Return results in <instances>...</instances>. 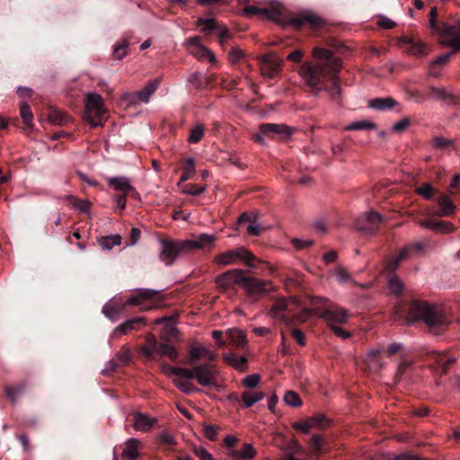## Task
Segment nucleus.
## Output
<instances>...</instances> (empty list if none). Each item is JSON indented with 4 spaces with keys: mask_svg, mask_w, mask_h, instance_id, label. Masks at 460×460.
<instances>
[{
    "mask_svg": "<svg viewBox=\"0 0 460 460\" xmlns=\"http://www.w3.org/2000/svg\"><path fill=\"white\" fill-rule=\"evenodd\" d=\"M439 41L442 45L453 48L454 51L460 50V21L445 26Z\"/></svg>",
    "mask_w": 460,
    "mask_h": 460,
    "instance_id": "11",
    "label": "nucleus"
},
{
    "mask_svg": "<svg viewBox=\"0 0 460 460\" xmlns=\"http://www.w3.org/2000/svg\"><path fill=\"white\" fill-rule=\"evenodd\" d=\"M193 451L201 460H215L213 456L202 447H195Z\"/></svg>",
    "mask_w": 460,
    "mask_h": 460,
    "instance_id": "60",
    "label": "nucleus"
},
{
    "mask_svg": "<svg viewBox=\"0 0 460 460\" xmlns=\"http://www.w3.org/2000/svg\"><path fill=\"white\" fill-rule=\"evenodd\" d=\"M265 396V394L263 392L258 391V392H249L245 391L242 394V401L243 402V407L250 408L252 407L255 402L262 400Z\"/></svg>",
    "mask_w": 460,
    "mask_h": 460,
    "instance_id": "30",
    "label": "nucleus"
},
{
    "mask_svg": "<svg viewBox=\"0 0 460 460\" xmlns=\"http://www.w3.org/2000/svg\"><path fill=\"white\" fill-rule=\"evenodd\" d=\"M216 237L208 234H201L196 240L185 241L188 252L195 249L210 248L214 245Z\"/></svg>",
    "mask_w": 460,
    "mask_h": 460,
    "instance_id": "21",
    "label": "nucleus"
},
{
    "mask_svg": "<svg viewBox=\"0 0 460 460\" xmlns=\"http://www.w3.org/2000/svg\"><path fill=\"white\" fill-rule=\"evenodd\" d=\"M300 75L308 91L314 93L316 90V65L305 62L300 67Z\"/></svg>",
    "mask_w": 460,
    "mask_h": 460,
    "instance_id": "17",
    "label": "nucleus"
},
{
    "mask_svg": "<svg viewBox=\"0 0 460 460\" xmlns=\"http://www.w3.org/2000/svg\"><path fill=\"white\" fill-rule=\"evenodd\" d=\"M175 372L180 374L182 379H196L202 386L217 385L216 376L217 372L210 362L193 365L191 368L175 369Z\"/></svg>",
    "mask_w": 460,
    "mask_h": 460,
    "instance_id": "5",
    "label": "nucleus"
},
{
    "mask_svg": "<svg viewBox=\"0 0 460 460\" xmlns=\"http://www.w3.org/2000/svg\"><path fill=\"white\" fill-rule=\"evenodd\" d=\"M420 225L422 227L434 230L439 233H450L454 229L452 224L442 221L422 220L420 221Z\"/></svg>",
    "mask_w": 460,
    "mask_h": 460,
    "instance_id": "25",
    "label": "nucleus"
},
{
    "mask_svg": "<svg viewBox=\"0 0 460 460\" xmlns=\"http://www.w3.org/2000/svg\"><path fill=\"white\" fill-rule=\"evenodd\" d=\"M140 441L137 438H130L126 442L122 456L128 459H137L139 456Z\"/></svg>",
    "mask_w": 460,
    "mask_h": 460,
    "instance_id": "28",
    "label": "nucleus"
},
{
    "mask_svg": "<svg viewBox=\"0 0 460 460\" xmlns=\"http://www.w3.org/2000/svg\"><path fill=\"white\" fill-rule=\"evenodd\" d=\"M184 252H188L185 241L160 240L159 258L165 265H172L176 258Z\"/></svg>",
    "mask_w": 460,
    "mask_h": 460,
    "instance_id": "10",
    "label": "nucleus"
},
{
    "mask_svg": "<svg viewBox=\"0 0 460 460\" xmlns=\"http://www.w3.org/2000/svg\"><path fill=\"white\" fill-rule=\"evenodd\" d=\"M49 120L52 124L61 125L62 126V125L68 124L72 120V119L66 112H63V111H61L59 110H53L49 114Z\"/></svg>",
    "mask_w": 460,
    "mask_h": 460,
    "instance_id": "31",
    "label": "nucleus"
},
{
    "mask_svg": "<svg viewBox=\"0 0 460 460\" xmlns=\"http://www.w3.org/2000/svg\"><path fill=\"white\" fill-rule=\"evenodd\" d=\"M260 379L261 377L259 375L253 374L244 377L242 383L245 387L254 388L258 385Z\"/></svg>",
    "mask_w": 460,
    "mask_h": 460,
    "instance_id": "58",
    "label": "nucleus"
},
{
    "mask_svg": "<svg viewBox=\"0 0 460 460\" xmlns=\"http://www.w3.org/2000/svg\"><path fill=\"white\" fill-rule=\"evenodd\" d=\"M224 360L240 372H244L247 369V358L244 356L229 353L224 356Z\"/></svg>",
    "mask_w": 460,
    "mask_h": 460,
    "instance_id": "24",
    "label": "nucleus"
},
{
    "mask_svg": "<svg viewBox=\"0 0 460 460\" xmlns=\"http://www.w3.org/2000/svg\"><path fill=\"white\" fill-rule=\"evenodd\" d=\"M388 290L391 294L399 296L403 291V284L397 277H392L387 284Z\"/></svg>",
    "mask_w": 460,
    "mask_h": 460,
    "instance_id": "41",
    "label": "nucleus"
},
{
    "mask_svg": "<svg viewBox=\"0 0 460 460\" xmlns=\"http://www.w3.org/2000/svg\"><path fill=\"white\" fill-rule=\"evenodd\" d=\"M411 250H412V248H411V247L407 246V247H405L404 249H402V250L399 252V254H398L397 256H395V257L392 258V259L388 261V263H387V266H386L387 270H389V271H391V272H392V271H394V270L397 269V267H398V265H399L400 261H402V260H404V259H406V258L408 257L409 252H410Z\"/></svg>",
    "mask_w": 460,
    "mask_h": 460,
    "instance_id": "33",
    "label": "nucleus"
},
{
    "mask_svg": "<svg viewBox=\"0 0 460 460\" xmlns=\"http://www.w3.org/2000/svg\"><path fill=\"white\" fill-rule=\"evenodd\" d=\"M189 42L196 47L192 51L195 58L199 60H208L211 63L216 62V56L208 49L200 45V40L199 37H193L189 39Z\"/></svg>",
    "mask_w": 460,
    "mask_h": 460,
    "instance_id": "20",
    "label": "nucleus"
},
{
    "mask_svg": "<svg viewBox=\"0 0 460 460\" xmlns=\"http://www.w3.org/2000/svg\"><path fill=\"white\" fill-rule=\"evenodd\" d=\"M244 56L243 52L238 49H232L228 53V59L231 63L235 64Z\"/></svg>",
    "mask_w": 460,
    "mask_h": 460,
    "instance_id": "62",
    "label": "nucleus"
},
{
    "mask_svg": "<svg viewBox=\"0 0 460 460\" xmlns=\"http://www.w3.org/2000/svg\"><path fill=\"white\" fill-rule=\"evenodd\" d=\"M416 193L424 197L427 199H430L435 193L438 191L429 184L424 183L415 190Z\"/></svg>",
    "mask_w": 460,
    "mask_h": 460,
    "instance_id": "46",
    "label": "nucleus"
},
{
    "mask_svg": "<svg viewBox=\"0 0 460 460\" xmlns=\"http://www.w3.org/2000/svg\"><path fill=\"white\" fill-rule=\"evenodd\" d=\"M233 455L241 459H251L255 456L256 450L252 444L246 443L241 450L234 451Z\"/></svg>",
    "mask_w": 460,
    "mask_h": 460,
    "instance_id": "38",
    "label": "nucleus"
},
{
    "mask_svg": "<svg viewBox=\"0 0 460 460\" xmlns=\"http://www.w3.org/2000/svg\"><path fill=\"white\" fill-rule=\"evenodd\" d=\"M332 274L337 279V280L343 284V283H347L349 282L350 279H351V277L350 275L348 273V271L342 268V267H338L337 269H335Z\"/></svg>",
    "mask_w": 460,
    "mask_h": 460,
    "instance_id": "49",
    "label": "nucleus"
},
{
    "mask_svg": "<svg viewBox=\"0 0 460 460\" xmlns=\"http://www.w3.org/2000/svg\"><path fill=\"white\" fill-rule=\"evenodd\" d=\"M438 204L440 207V209L436 213V215L438 217H447L453 215L456 211V206L446 195H443L438 199Z\"/></svg>",
    "mask_w": 460,
    "mask_h": 460,
    "instance_id": "27",
    "label": "nucleus"
},
{
    "mask_svg": "<svg viewBox=\"0 0 460 460\" xmlns=\"http://www.w3.org/2000/svg\"><path fill=\"white\" fill-rule=\"evenodd\" d=\"M188 82L192 84L198 90L204 89L202 75L199 72H193L190 75Z\"/></svg>",
    "mask_w": 460,
    "mask_h": 460,
    "instance_id": "57",
    "label": "nucleus"
},
{
    "mask_svg": "<svg viewBox=\"0 0 460 460\" xmlns=\"http://www.w3.org/2000/svg\"><path fill=\"white\" fill-rule=\"evenodd\" d=\"M206 190V185L199 186L193 183L186 184L183 188V192L192 196H199Z\"/></svg>",
    "mask_w": 460,
    "mask_h": 460,
    "instance_id": "52",
    "label": "nucleus"
},
{
    "mask_svg": "<svg viewBox=\"0 0 460 460\" xmlns=\"http://www.w3.org/2000/svg\"><path fill=\"white\" fill-rule=\"evenodd\" d=\"M203 134L204 128L202 127V125H197L190 130L189 141L190 143H199L201 140Z\"/></svg>",
    "mask_w": 460,
    "mask_h": 460,
    "instance_id": "54",
    "label": "nucleus"
},
{
    "mask_svg": "<svg viewBox=\"0 0 460 460\" xmlns=\"http://www.w3.org/2000/svg\"><path fill=\"white\" fill-rule=\"evenodd\" d=\"M226 336L229 342L237 348H243L248 342L246 334L242 330L229 329Z\"/></svg>",
    "mask_w": 460,
    "mask_h": 460,
    "instance_id": "23",
    "label": "nucleus"
},
{
    "mask_svg": "<svg viewBox=\"0 0 460 460\" xmlns=\"http://www.w3.org/2000/svg\"><path fill=\"white\" fill-rule=\"evenodd\" d=\"M374 128H376V124L367 120L355 121L345 127L346 130H363Z\"/></svg>",
    "mask_w": 460,
    "mask_h": 460,
    "instance_id": "40",
    "label": "nucleus"
},
{
    "mask_svg": "<svg viewBox=\"0 0 460 460\" xmlns=\"http://www.w3.org/2000/svg\"><path fill=\"white\" fill-rule=\"evenodd\" d=\"M452 144L451 140L442 137H437L433 139V146L438 149H443Z\"/></svg>",
    "mask_w": 460,
    "mask_h": 460,
    "instance_id": "63",
    "label": "nucleus"
},
{
    "mask_svg": "<svg viewBox=\"0 0 460 460\" xmlns=\"http://www.w3.org/2000/svg\"><path fill=\"white\" fill-rule=\"evenodd\" d=\"M67 199L80 212L87 213L89 211L91 206V203L89 201L78 199L74 196H67Z\"/></svg>",
    "mask_w": 460,
    "mask_h": 460,
    "instance_id": "44",
    "label": "nucleus"
},
{
    "mask_svg": "<svg viewBox=\"0 0 460 460\" xmlns=\"http://www.w3.org/2000/svg\"><path fill=\"white\" fill-rule=\"evenodd\" d=\"M155 420L150 419L147 415L143 413H137L133 418L134 429L140 431H147L152 428Z\"/></svg>",
    "mask_w": 460,
    "mask_h": 460,
    "instance_id": "26",
    "label": "nucleus"
},
{
    "mask_svg": "<svg viewBox=\"0 0 460 460\" xmlns=\"http://www.w3.org/2000/svg\"><path fill=\"white\" fill-rule=\"evenodd\" d=\"M318 317L323 318L333 328V325L347 323L349 314L346 309L333 305L328 299L318 297Z\"/></svg>",
    "mask_w": 460,
    "mask_h": 460,
    "instance_id": "7",
    "label": "nucleus"
},
{
    "mask_svg": "<svg viewBox=\"0 0 460 460\" xmlns=\"http://www.w3.org/2000/svg\"><path fill=\"white\" fill-rule=\"evenodd\" d=\"M247 16H261L274 21L283 28H292L296 31L301 30L305 25L316 26V16L308 12L292 13L288 12L284 6L279 4H270L268 6L259 7L248 5L243 9Z\"/></svg>",
    "mask_w": 460,
    "mask_h": 460,
    "instance_id": "1",
    "label": "nucleus"
},
{
    "mask_svg": "<svg viewBox=\"0 0 460 460\" xmlns=\"http://www.w3.org/2000/svg\"><path fill=\"white\" fill-rule=\"evenodd\" d=\"M20 114H21V117L22 118L23 123L27 127H31L33 114H32V112L31 111V107L28 103H26V102L22 103L21 108H20Z\"/></svg>",
    "mask_w": 460,
    "mask_h": 460,
    "instance_id": "42",
    "label": "nucleus"
},
{
    "mask_svg": "<svg viewBox=\"0 0 460 460\" xmlns=\"http://www.w3.org/2000/svg\"><path fill=\"white\" fill-rule=\"evenodd\" d=\"M158 353L162 356L168 357L173 361L179 358V353L176 348L167 343H158Z\"/></svg>",
    "mask_w": 460,
    "mask_h": 460,
    "instance_id": "36",
    "label": "nucleus"
},
{
    "mask_svg": "<svg viewBox=\"0 0 460 460\" xmlns=\"http://www.w3.org/2000/svg\"><path fill=\"white\" fill-rule=\"evenodd\" d=\"M382 217L376 212H368L358 217L357 227L358 230L371 234L380 226Z\"/></svg>",
    "mask_w": 460,
    "mask_h": 460,
    "instance_id": "15",
    "label": "nucleus"
},
{
    "mask_svg": "<svg viewBox=\"0 0 460 460\" xmlns=\"http://www.w3.org/2000/svg\"><path fill=\"white\" fill-rule=\"evenodd\" d=\"M162 302L161 291L139 288L123 303L111 300L102 307V313L106 317L114 319L127 305L138 306L142 311H148L159 307Z\"/></svg>",
    "mask_w": 460,
    "mask_h": 460,
    "instance_id": "3",
    "label": "nucleus"
},
{
    "mask_svg": "<svg viewBox=\"0 0 460 460\" xmlns=\"http://www.w3.org/2000/svg\"><path fill=\"white\" fill-rule=\"evenodd\" d=\"M103 105L104 101L100 94L92 93L87 95L84 119L93 128L102 126L106 114Z\"/></svg>",
    "mask_w": 460,
    "mask_h": 460,
    "instance_id": "8",
    "label": "nucleus"
},
{
    "mask_svg": "<svg viewBox=\"0 0 460 460\" xmlns=\"http://www.w3.org/2000/svg\"><path fill=\"white\" fill-rule=\"evenodd\" d=\"M146 324V318L143 316L132 317L121 324L118 325L113 332L115 337L128 334L131 331H138Z\"/></svg>",
    "mask_w": 460,
    "mask_h": 460,
    "instance_id": "16",
    "label": "nucleus"
},
{
    "mask_svg": "<svg viewBox=\"0 0 460 460\" xmlns=\"http://www.w3.org/2000/svg\"><path fill=\"white\" fill-rule=\"evenodd\" d=\"M435 357V365L436 367H441L442 372H446L447 369V367L454 361V358L447 357L445 354H436Z\"/></svg>",
    "mask_w": 460,
    "mask_h": 460,
    "instance_id": "45",
    "label": "nucleus"
},
{
    "mask_svg": "<svg viewBox=\"0 0 460 460\" xmlns=\"http://www.w3.org/2000/svg\"><path fill=\"white\" fill-rule=\"evenodd\" d=\"M291 243L297 250H303L314 244L313 240H302L298 238H293Z\"/></svg>",
    "mask_w": 460,
    "mask_h": 460,
    "instance_id": "61",
    "label": "nucleus"
},
{
    "mask_svg": "<svg viewBox=\"0 0 460 460\" xmlns=\"http://www.w3.org/2000/svg\"><path fill=\"white\" fill-rule=\"evenodd\" d=\"M196 2L200 5L208 6L210 8L229 5L231 3L229 0H196Z\"/></svg>",
    "mask_w": 460,
    "mask_h": 460,
    "instance_id": "53",
    "label": "nucleus"
},
{
    "mask_svg": "<svg viewBox=\"0 0 460 460\" xmlns=\"http://www.w3.org/2000/svg\"><path fill=\"white\" fill-rule=\"evenodd\" d=\"M217 430L218 428L217 426L207 425L204 428V434L210 441H216L217 439Z\"/></svg>",
    "mask_w": 460,
    "mask_h": 460,
    "instance_id": "59",
    "label": "nucleus"
},
{
    "mask_svg": "<svg viewBox=\"0 0 460 460\" xmlns=\"http://www.w3.org/2000/svg\"><path fill=\"white\" fill-rule=\"evenodd\" d=\"M121 243V237L119 234L102 237L99 241V245L102 250H111L115 245Z\"/></svg>",
    "mask_w": 460,
    "mask_h": 460,
    "instance_id": "37",
    "label": "nucleus"
},
{
    "mask_svg": "<svg viewBox=\"0 0 460 460\" xmlns=\"http://www.w3.org/2000/svg\"><path fill=\"white\" fill-rule=\"evenodd\" d=\"M202 358H207L209 361H213L216 358V355L213 351L202 346L190 345L185 363L193 366L194 363Z\"/></svg>",
    "mask_w": 460,
    "mask_h": 460,
    "instance_id": "18",
    "label": "nucleus"
},
{
    "mask_svg": "<svg viewBox=\"0 0 460 460\" xmlns=\"http://www.w3.org/2000/svg\"><path fill=\"white\" fill-rule=\"evenodd\" d=\"M128 47V42L127 39H124L119 44L114 46L113 49V58L118 60H121L127 54V49Z\"/></svg>",
    "mask_w": 460,
    "mask_h": 460,
    "instance_id": "43",
    "label": "nucleus"
},
{
    "mask_svg": "<svg viewBox=\"0 0 460 460\" xmlns=\"http://www.w3.org/2000/svg\"><path fill=\"white\" fill-rule=\"evenodd\" d=\"M148 346L142 348V352L146 359H155V353L158 352V342L155 337L152 334L147 337Z\"/></svg>",
    "mask_w": 460,
    "mask_h": 460,
    "instance_id": "32",
    "label": "nucleus"
},
{
    "mask_svg": "<svg viewBox=\"0 0 460 460\" xmlns=\"http://www.w3.org/2000/svg\"><path fill=\"white\" fill-rule=\"evenodd\" d=\"M316 427V415L302 419L292 423V428L301 435H309L310 430Z\"/></svg>",
    "mask_w": 460,
    "mask_h": 460,
    "instance_id": "22",
    "label": "nucleus"
},
{
    "mask_svg": "<svg viewBox=\"0 0 460 460\" xmlns=\"http://www.w3.org/2000/svg\"><path fill=\"white\" fill-rule=\"evenodd\" d=\"M288 301L286 298H278L272 305L271 311L275 314L285 312L288 309Z\"/></svg>",
    "mask_w": 460,
    "mask_h": 460,
    "instance_id": "56",
    "label": "nucleus"
},
{
    "mask_svg": "<svg viewBox=\"0 0 460 460\" xmlns=\"http://www.w3.org/2000/svg\"><path fill=\"white\" fill-rule=\"evenodd\" d=\"M197 24L199 26H203L202 31H218V40L221 45H224L229 39H231L232 34L230 31L225 27L220 26L217 22V21L214 18L205 19V18H199L197 21Z\"/></svg>",
    "mask_w": 460,
    "mask_h": 460,
    "instance_id": "13",
    "label": "nucleus"
},
{
    "mask_svg": "<svg viewBox=\"0 0 460 460\" xmlns=\"http://www.w3.org/2000/svg\"><path fill=\"white\" fill-rule=\"evenodd\" d=\"M259 218L257 212H243L240 215L238 223H248L249 225L256 224Z\"/></svg>",
    "mask_w": 460,
    "mask_h": 460,
    "instance_id": "51",
    "label": "nucleus"
},
{
    "mask_svg": "<svg viewBox=\"0 0 460 460\" xmlns=\"http://www.w3.org/2000/svg\"><path fill=\"white\" fill-rule=\"evenodd\" d=\"M157 444L159 446L170 447L175 445L176 442L174 438L171 434L167 432H161L157 436Z\"/></svg>",
    "mask_w": 460,
    "mask_h": 460,
    "instance_id": "50",
    "label": "nucleus"
},
{
    "mask_svg": "<svg viewBox=\"0 0 460 460\" xmlns=\"http://www.w3.org/2000/svg\"><path fill=\"white\" fill-rule=\"evenodd\" d=\"M284 401L288 405L297 407L301 405V399L299 395L294 391H288L284 395Z\"/></svg>",
    "mask_w": 460,
    "mask_h": 460,
    "instance_id": "47",
    "label": "nucleus"
},
{
    "mask_svg": "<svg viewBox=\"0 0 460 460\" xmlns=\"http://www.w3.org/2000/svg\"><path fill=\"white\" fill-rule=\"evenodd\" d=\"M195 172V160L191 157L186 159L183 164V172L181 176V181L190 179Z\"/></svg>",
    "mask_w": 460,
    "mask_h": 460,
    "instance_id": "39",
    "label": "nucleus"
},
{
    "mask_svg": "<svg viewBox=\"0 0 460 460\" xmlns=\"http://www.w3.org/2000/svg\"><path fill=\"white\" fill-rule=\"evenodd\" d=\"M25 391V385L21 384L16 386H4V394L13 403L17 400V397L23 394Z\"/></svg>",
    "mask_w": 460,
    "mask_h": 460,
    "instance_id": "35",
    "label": "nucleus"
},
{
    "mask_svg": "<svg viewBox=\"0 0 460 460\" xmlns=\"http://www.w3.org/2000/svg\"><path fill=\"white\" fill-rule=\"evenodd\" d=\"M410 126V119L407 118L402 119L393 126L394 132H402Z\"/></svg>",
    "mask_w": 460,
    "mask_h": 460,
    "instance_id": "64",
    "label": "nucleus"
},
{
    "mask_svg": "<svg viewBox=\"0 0 460 460\" xmlns=\"http://www.w3.org/2000/svg\"><path fill=\"white\" fill-rule=\"evenodd\" d=\"M236 261H243L247 266L253 267L257 258L243 246L221 252L215 257V261L220 265H229Z\"/></svg>",
    "mask_w": 460,
    "mask_h": 460,
    "instance_id": "9",
    "label": "nucleus"
},
{
    "mask_svg": "<svg viewBox=\"0 0 460 460\" xmlns=\"http://www.w3.org/2000/svg\"><path fill=\"white\" fill-rule=\"evenodd\" d=\"M175 385L185 394H190L195 391H199V389L189 381H176Z\"/></svg>",
    "mask_w": 460,
    "mask_h": 460,
    "instance_id": "55",
    "label": "nucleus"
},
{
    "mask_svg": "<svg viewBox=\"0 0 460 460\" xmlns=\"http://www.w3.org/2000/svg\"><path fill=\"white\" fill-rule=\"evenodd\" d=\"M318 76L328 77L332 80L333 87L331 91L332 99L338 98L341 94V89L336 80V75L341 66V61L333 57L332 53L326 49H318Z\"/></svg>",
    "mask_w": 460,
    "mask_h": 460,
    "instance_id": "4",
    "label": "nucleus"
},
{
    "mask_svg": "<svg viewBox=\"0 0 460 460\" xmlns=\"http://www.w3.org/2000/svg\"><path fill=\"white\" fill-rule=\"evenodd\" d=\"M407 319L409 322L422 320L429 326L443 324L446 323L443 314L434 306L424 302H413L411 305Z\"/></svg>",
    "mask_w": 460,
    "mask_h": 460,
    "instance_id": "6",
    "label": "nucleus"
},
{
    "mask_svg": "<svg viewBox=\"0 0 460 460\" xmlns=\"http://www.w3.org/2000/svg\"><path fill=\"white\" fill-rule=\"evenodd\" d=\"M161 83L162 76H157L156 78L148 81L142 90L130 95L129 102L133 103L139 102L147 103L151 95L157 90Z\"/></svg>",
    "mask_w": 460,
    "mask_h": 460,
    "instance_id": "14",
    "label": "nucleus"
},
{
    "mask_svg": "<svg viewBox=\"0 0 460 460\" xmlns=\"http://www.w3.org/2000/svg\"><path fill=\"white\" fill-rule=\"evenodd\" d=\"M260 132L266 137L285 140L288 138L293 130L285 124L264 123L260 126Z\"/></svg>",
    "mask_w": 460,
    "mask_h": 460,
    "instance_id": "12",
    "label": "nucleus"
},
{
    "mask_svg": "<svg viewBox=\"0 0 460 460\" xmlns=\"http://www.w3.org/2000/svg\"><path fill=\"white\" fill-rule=\"evenodd\" d=\"M380 353H381L380 349H371L367 353L366 360L369 367H376V368L381 367V365L379 364V362L378 361L376 362V358H377Z\"/></svg>",
    "mask_w": 460,
    "mask_h": 460,
    "instance_id": "48",
    "label": "nucleus"
},
{
    "mask_svg": "<svg viewBox=\"0 0 460 460\" xmlns=\"http://www.w3.org/2000/svg\"><path fill=\"white\" fill-rule=\"evenodd\" d=\"M280 61L278 58L263 56L261 58V75L273 78L280 71Z\"/></svg>",
    "mask_w": 460,
    "mask_h": 460,
    "instance_id": "19",
    "label": "nucleus"
},
{
    "mask_svg": "<svg viewBox=\"0 0 460 460\" xmlns=\"http://www.w3.org/2000/svg\"><path fill=\"white\" fill-rule=\"evenodd\" d=\"M218 288L226 291L234 285L243 288L252 302L257 301L261 296L267 295L270 290V283L254 277L245 276L243 270L234 269L226 271L216 279Z\"/></svg>",
    "mask_w": 460,
    "mask_h": 460,
    "instance_id": "2",
    "label": "nucleus"
},
{
    "mask_svg": "<svg viewBox=\"0 0 460 460\" xmlns=\"http://www.w3.org/2000/svg\"><path fill=\"white\" fill-rule=\"evenodd\" d=\"M108 184L110 187H112L115 190L125 193L127 190V185H129L130 183L128 178L120 176L109 178Z\"/></svg>",
    "mask_w": 460,
    "mask_h": 460,
    "instance_id": "34",
    "label": "nucleus"
},
{
    "mask_svg": "<svg viewBox=\"0 0 460 460\" xmlns=\"http://www.w3.org/2000/svg\"><path fill=\"white\" fill-rule=\"evenodd\" d=\"M395 104H396V102L391 97L376 98V99L369 101V102H368V106L370 108L375 109V110H379V111H384L386 109L393 108L395 106Z\"/></svg>",
    "mask_w": 460,
    "mask_h": 460,
    "instance_id": "29",
    "label": "nucleus"
}]
</instances>
